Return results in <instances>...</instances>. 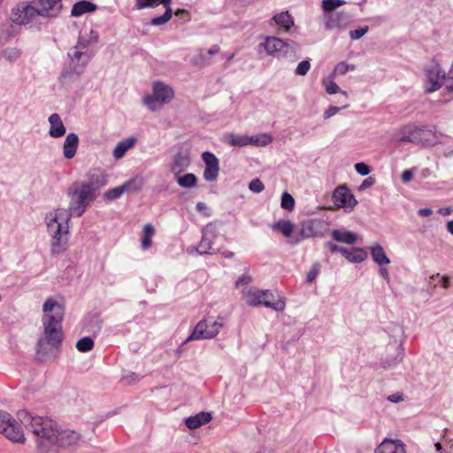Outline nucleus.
<instances>
[{
  "mask_svg": "<svg viewBox=\"0 0 453 453\" xmlns=\"http://www.w3.org/2000/svg\"><path fill=\"white\" fill-rule=\"evenodd\" d=\"M105 183L106 180L103 173L95 171L88 182H76L69 188L70 212L58 209L46 216L48 230L53 238L51 243L53 253L59 254L66 249L70 217L72 215L81 217L88 205L96 198V191Z\"/></svg>",
  "mask_w": 453,
  "mask_h": 453,
  "instance_id": "1",
  "label": "nucleus"
},
{
  "mask_svg": "<svg viewBox=\"0 0 453 453\" xmlns=\"http://www.w3.org/2000/svg\"><path fill=\"white\" fill-rule=\"evenodd\" d=\"M42 325L44 339L38 345L42 348L46 342L51 347H58L63 340L62 322L65 315V306L53 298H48L42 307Z\"/></svg>",
  "mask_w": 453,
  "mask_h": 453,
  "instance_id": "2",
  "label": "nucleus"
},
{
  "mask_svg": "<svg viewBox=\"0 0 453 453\" xmlns=\"http://www.w3.org/2000/svg\"><path fill=\"white\" fill-rule=\"evenodd\" d=\"M19 418L26 426L30 427L33 434L37 437L48 441L50 444L53 440H56L55 435L58 426L51 418L33 416L26 411L19 412Z\"/></svg>",
  "mask_w": 453,
  "mask_h": 453,
  "instance_id": "3",
  "label": "nucleus"
},
{
  "mask_svg": "<svg viewBox=\"0 0 453 453\" xmlns=\"http://www.w3.org/2000/svg\"><path fill=\"white\" fill-rule=\"evenodd\" d=\"M223 326V318L219 317L217 320H212L211 318L203 319L195 326L186 342L213 339L219 334Z\"/></svg>",
  "mask_w": 453,
  "mask_h": 453,
  "instance_id": "4",
  "label": "nucleus"
},
{
  "mask_svg": "<svg viewBox=\"0 0 453 453\" xmlns=\"http://www.w3.org/2000/svg\"><path fill=\"white\" fill-rule=\"evenodd\" d=\"M37 16H40V9L35 1L22 2L12 9L11 20L18 25H26Z\"/></svg>",
  "mask_w": 453,
  "mask_h": 453,
  "instance_id": "5",
  "label": "nucleus"
},
{
  "mask_svg": "<svg viewBox=\"0 0 453 453\" xmlns=\"http://www.w3.org/2000/svg\"><path fill=\"white\" fill-rule=\"evenodd\" d=\"M0 434L13 442L23 443L26 440L21 426L6 412H0Z\"/></svg>",
  "mask_w": 453,
  "mask_h": 453,
  "instance_id": "6",
  "label": "nucleus"
},
{
  "mask_svg": "<svg viewBox=\"0 0 453 453\" xmlns=\"http://www.w3.org/2000/svg\"><path fill=\"white\" fill-rule=\"evenodd\" d=\"M328 232V223L324 219H310L302 223L296 242L311 237H323Z\"/></svg>",
  "mask_w": 453,
  "mask_h": 453,
  "instance_id": "7",
  "label": "nucleus"
},
{
  "mask_svg": "<svg viewBox=\"0 0 453 453\" xmlns=\"http://www.w3.org/2000/svg\"><path fill=\"white\" fill-rule=\"evenodd\" d=\"M173 97V89L162 82H155L153 95L144 97V104L152 111L156 110V103H166Z\"/></svg>",
  "mask_w": 453,
  "mask_h": 453,
  "instance_id": "8",
  "label": "nucleus"
},
{
  "mask_svg": "<svg viewBox=\"0 0 453 453\" xmlns=\"http://www.w3.org/2000/svg\"><path fill=\"white\" fill-rule=\"evenodd\" d=\"M426 131L414 125H407L399 129L395 134L396 142H420Z\"/></svg>",
  "mask_w": 453,
  "mask_h": 453,
  "instance_id": "9",
  "label": "nucleus"
},
{
  "mask_svg": "<svg viewBox=\"0 0 453 453\" xmlns=\"http://www.w3.org/2000/svg\"><path fill=\"white\" fill-rule=\"evenodd\" d=\"M334 203L339 208L352 210L357 200L350 190L345 186L338 187L333 193Z\"/></svg>",
  "mask_w": 453,
  "mask_h": 453,
  "instance_id": "10",
  "label": "nucleus"
},
{
  "mask_svg": "<svg viewBox=\"0 0 453 453\" xmlns=\"http://www.w3.org/2000/svg\"><path fill=\"white\" fill-rule=\"evenodd\" d=\"M56 434V440H53L51 444L58 447H71L76 445L81 440V434L73 430L58 427Z\"/></svg>",
  "mask_w": 453,
  "mask_h": 453,
  "instance_id": "11",
  "label": "nucleus"
},
{
  "mask_svg": "<svg viewBox=\"0 0 453 453\" xmlns=\"http://www.w3.org/2000/svg\"><path fill=\"white\" fill-rule=\"evenodd\" d=\"M202 158L205 164L203 177L208 181H213L218 178L219 165V159L211 152H203Z\"/></svg>",
  "mask_w": 453,
  "mask_h": 453,
  "instance_id": "12",
  "label": "nucleus"
},
{
  "mask_svg": "<svg viewBox=\"0 0 453 453\" xmlns=\"http://www.w3.org/2000/svg\"><path fill=\"white\" fill-rule=\"evenodd\" d=\"M36 5L40 9L42 17H56L62 10V0H37Z\"/></svg>",
  "mask_w": 453,
  "mask_h": 453,
  "instance_id": "13",
  "label": "nucleus"
},
{
  "mask_svg": "<svg viewBox=\"0 0 453 453\" xmlns=\"http://www.w3.org/2000/svg\"><path fill=\"white\" fill-rule=\"evenodd\" d=\"M375 453H406L405 445L400 440L385 439L375 449Z\"/></svg>",
  "mask_w": 453,
  "mask_h": 453,
  "instance_id": "14",
  "label": "nucleus"
},
{
  "mask_svg": "<svg viewBox=\"0 0 453 453\" xmlns=\"http://www.w3.org/2000/svg\"><path fill=\"white\" fill-rule=\"evenodd\" d=\"M262 45L269 55H278L288 48V44L284 41L275 36L266 37Z\"/></svg>",
  "mask_w": 453,
  "mask_h": 453,
  "instance_id": "15",
  "label": "nucleus"
},
{
  "mask_svg": "<svg viewBox=\"0 0 453 453\" xmlns=\"http://www.w3.org/2000/svg\"><path fill=\"white\" fill-rule=\"evenodd\" d=\"M50 125V135L53 138L62 137L65 134V127L60 116L58 113H53L49 118Z\"/></svg>",
  "mask_w": 453,
  "mask_h": 453,
  "instance_id": "16",
  "label": "nucleus"
},
{
  "mask_svg": "<svg viewBox=\"0 0 453 453\" xmlns=\"http://www.w3.org/2000/svg\"><path fill=\"white\" fill-rule=\"evenodd\" d=\"M272 20L284 32H288L294 26V19L288 11L275 14Z\"/></svg>",
  "mask_w": 453,
  "mask_h": 453,
  "instance_id": "17",
  "label": "nucleus"
},
{
  "mask_svg": "<svg viewBox=\"0 0 453 453\" xmlns=\"http://www.w3.org/2000/svg\"><path fill=\"white\" fill-rule=\"evenodd\" d=\"M214 230L215 229L212 225H208L205 227L203 238L197 248V250L200 253H211L214 251V249L212 248L211 243V238L213 236Z\"/></svg>",
  "mask_w": 453,
  "mask_h": 453,
  "instance_id": "18",
  "label": "nucleus"
},
{
  "mask_svg": "<svg viewBox=\"0 0 453 453\" xmlns=\"http://www.w3.org/2000/svg\"><path fill=\"white\" fill-rule=\"evenodd\" d=\"M265 295L262 296L261 305L272 308L275 311H282L285 308V302L282 299L275 300L274 296L269 290H261Z\"/></svg>",
  "mask_w": 453,
  "mask_h": 453,
  "instance_id": "19",
  "label": "nucleus"
},
{
  "mask_svg": "<svg viewBox=\"0 0 453 453\" xmlns=\"http://www.w3.org/2000/svg\"><path fill=\"white\" fill-rule=\"evenodd\" d=\"M78 144L79 138L75 134L71 133L65 137L63 149L66 158L71 159L75 156Z\"/></svg>",
  "mask_w": 453,
  "mask_h": 453,
  "instance_id": "20",
  "label": "nucleus"
},
{
  "mask_svg": "<svg viewBox=\"0 0 453 453\" xmlns=\"http://www.w3.org/2000/svg\"><path fill=\"white\" fill-rule=\"evenodd\" d=\"M341 254L344 256L349 262L353 263L362 262L367 257L366 251L361 248H354L351 250L344 248L343 250H341Z\"/></svg>",
  "mask_w": 453,
  "mask_h": 453,
  "instance_id": "21",
  "label": "nucleus"
},
{
  "mask_svg": "<svg viewBox=\"0 0 453 453\" xmlns=\"http://www.w3.org/2000/svg\"><path fill=\"white\" fill-rule=\"evenodd\" d=\"M211 415L208 412H200L196 416L189 417L186 419V426L190 429H196L202 425L210 422Z\"/></svg>",
  "mask_w": 453,
  "mask_h": 453,
  "instance_id": "22",
  "label": "nucleus"
},
{
  "mask_svg": "<svg viewBox=\"0 0 453 453\" xmlns=\"http://www.w3.org/2000/svg\"><path fill=\"white\" fill-rule=\"evenodd\" d=\"M263 293L260 289L250 288L243 292V298L247 304L250 306L261 305Z\"/></svg>",
  "mask_w": 453,
  "mask_h": 453,
  "instance_id": "23",
  "label": "nucleus"
},
{
  "mask_svg": "<svg viewBox=\"0 0 453 453\" xmlns=\"http://www.w3.org/2000/svg\"><path fill=\"white\" fill-rule=\"evenodd\" d=\"M136 142L135 138L130 137L119 142L113 150V156L116 159H120L124 157L127 151L132 149Z\"/></svg>",
  "mask_w": 453,
  "mask_h": 453,
  "instance_id": "24",
  "label": "nucleus"
},
{
  "mask_svg": "<svg viewBox=\"0 0 453 453\" xmlns=\"http://www.w3.org/2000/svg\"><path fill=\"white\" fill-rule=\"evenodd\" d=\"M156 234V229L151 224H146L143 226L141 237L142 250H148L152 245V238Z\"/></svg>",
  "mask_w": 453,
  "mask_h": 453,
  "instance_id": "25",
  "label": "nucleus"
},
{
  "mask_svg": "<svg viewBox=\"0 0 453 453\" xmlns=\"http://www.w3.org/2000/svg\"><path fill=\"white\" fill-rule=\"evenodd\" d=\"M371 255L373 261L380 266H383L390 263V260L387 257L383 248L379 244H376L371 248Z\"/></svg>",
  "mask_w": 453,
  "mask_h": 453,
  "instance_id": "26",
  "label": "nucleus"
},
{
  "mask_svg": "<svg viewBox=\"0 0 453 453\" xmlns=\"http://www.w3.org/2000/svg\"><path fill=\"white\" fill-rule=\"evenodd\" d=\"M333 238L339 242L353 244L356 242L357 236L349 231L334 230L332 232Z\"/></svg>",
  "mask_w": 453,
  "mask_h": 453,
  "instance_id": "27",
  "label": "nucleus"
},
{
  "mask_svg": "<svg viewBox=\"0 0 453 453\" xmlns=\"http://www.w3.org/2000/svg\"><path fill=\"white\" fill-rule=\"evenodd\" d=\"M294 225L289 220H279L272 225V229L281 233L285 237H290L294 231Z\"/></svg>",
  "mask_w": 453,
  "mask_h": 453,
  "instance_id": "28",
  "label": "nucleus"
},
{
  "mask_svg": "<svg viewBox=\"0 0 453 453\" xmlns=\"http://www.w3.org/2000/svg\"><path fill=\"white\" fill-rule=\"evenodd\" d=\"M96 10V5L90 2L82 1L76 3L72 9L73 16H81L87 12H91Z\"/></svg>",
  "mask_w": 453,
  "mask_h": 453,
  "instance_id": "29",
  "label": "nucleus"
},
{
  "mask_svg": "<svg viewBox=\"0 0 453 453\" xmlns=\"http://www.w3.org/2000/svg\"><path fill=\"white\" fill-rule=\"evenodd\" d=\"M225 142L231 146L244 147L249 145V136L228 134L225 136Z\"/></svg>",
  "mask_w": 453,
  "mask_h": 453,
  "instance_id": "30",
  "label": "nucleus"
},
{
  "mask_svg": "<svg viewBox=\"0 0 453 453\" xmlns=\"http://www.w3.org/2000/svg\"><path fill=\"white\" fill-rule=\"evenodd\" d=\"M172 4V0H135V6L138 10L145 8H155L160 4L167 6Z\"/></svg>",
  "mask_w": 453,
  "mask_h": 453,
  "instance_id": "31",
  "label": "nucleus"
},
{
  "mask_svg": "<svg viewBox=\"0 0 453 453\" xmlns=\"http://www.w3.org/2000/svg\"><path fill=\"white\" fill-rule=\"evenodd\" d=\"M441 76L440 73H434L430 71L428 73V85L426 87L427 92H434L441 88Z\"/></svg>",
  "mask_w": 453,
  "mask_h": 453,
  "instance_id": "32",
  "label": "nucleus"
},
{
  "mask_svg": "<svg viewBox=\"0 0 453 453\" xmlns=\"http://www.w3.org/2000/svg\"><path fill=\"white\" fill-rule=\"evenodd\" d=\"M273 142V137L268 134H259L249 136V145L266 146Z\"/></svg>",
  "mask_w": 453,
  "mask_h": 453,
  "instance_id": "33",
  "label": "nucleus"
},
{
  "mask_svg": "<svg viewBox=\"0 0 453 453\" xmlns=\"http://www.w3.org/2000/svg\"><path fill=\"white\" fill-rule=\"evenodd\" d=\"M334 78L332 75H329L326 79L323 80V86L325 87L326 92L328 94H336L338 92L342 93L346 97L348 96L347 92L342 91L339 86L334 82Z\"/></svg>",
  "mask_w": 453,
  "mask_h": 453,
  "instance_id": "34",
  "label": "nucleus"
},
{
  "mask_svg": "<svg viewBox=\"0 0 453 453\" xmlns=\"http://www.w3.org/2000/svg\"><path fill=\"white\" fill-rule=\"evenodd\" d=\"M345 4L342 0H323L322 9L326 15L333 13L334 10Z\"/></svg>",
  "mask_w": 453,
  "mask_h": 453,
  "instance_id": "35",
  "label": "nucleus"
},
{
  "mask_svg": "<svg viewBox=\"0 0 453 453\" xmlns=\"http://www.w3.org/2000/svg\"><path fill=\"white\" fill-rule=\"evenodd\" d=\"M165 12L162 16H158V17L152 19L151 24L153 26L164 25L171 19V18L173 16V11L171 8V4L165 6Z\"/></svg>",
  "mask_w": 453,
  "mask_h": 453,
  "instance_id": "36",
  "label": "nucleus"
},
{
  "mask_svg": "<svg viewBox=\"0 0 453 453\" xmlns=\"http://www.w3.org/2000/svg\"><path fill=\"white\" fill-rule=\"evenodd\" d=\"M326 19V27L328 29H333L334 27H340L342 22V18L340 13H331L325 16Z\"/></svg>",
  "mask_w": 453,
  "mask_h": 453,
  "instance_id": "37",
  "label": "nucleus"
},
{
  "mask_svg": "<svg viewBox=\"0 0 453 453\" xmlns=\"http://www.w3.org/2000/svg\"><path fill=\"white\" fill-rule=\"evenodd\" d=\"M355 70L354 65H349L345 62H340L335 66L332 73V76L336 77L337 75H344L349 71Z\"/></svg>",
  "mask_w": 453,
  "mask_h": 453,
  "instance_id": "38",
  "label": "nucleus"
},
{
  "mask_svg": "<svg viewBox=\"0 0 453 453\" xmlns=\"http://www.w3.org/2000/svg\"><path fill=\"white\" fill-rule=\"evenodd\" d=\"M76 348L80 352H88L94 348V341L90 337H83L77 342Z\"/></svg>",
  "mask_w": 453,
  "mask_h": 453,
  "instance_id": "39",
  "label": "nucleus"
},
{
  "mask_svg": "<svg viewBox=\"0 0 453 453\" xmlns=\"http://www.w3.org/2000/svg\"><path fill=\"white\" fill-rule=\"evenodd\" d=\"M188 164L189 159L188 157L183 156L181 154H178L175 156L173 170L181 172L184 168H186L188 165Z\"/></svg>",
  "mask_w": 453,
  "mask_h": 453,
  "instance_id": "40",
  "label": "nucleus"
},
{
  "mask_svg": "<svg viewBox=\"0 0 453 453\" xmlns=\"http://www.w3.org/2000/svg\"><path fill=\"white\" fill-rule=\"evenodd\" d=\"M280 205L283 209L292 211L295 208V199L289 193L284 192L281 196Z\"/></svg>",
  "mask_w": 453,
  "mask_h": 453,
  "instance_id": "41",
  "label": "nucleus"
},
{
  "mask_svg": "<svg viewBox=\"0 0 453 453\" xmlns=\"http://www.w3.org/2000/svg\"><path fill=\"white\" fill-rule=\"evenodd\" d=\"M127 187H128V184L126 183L120 187L111 188V189L108 190L104 196L109 200L117 199L124 193V191L127 188Z\"/></svg>",
  "mask_w": 453,
  "mask_h": 453,
  "instance_id": "42",
  "label": "nucleus"
},
{
  "mask_svg": "<svg viewBox=\"0 0 453 453\" xmlns=\"http://www.w3.org/2000/svg\"><path fill=\"white\" fill-rule=\"evenodd\" d=\"M178 183L181 187L190 188L196 185V177L193 173H187L178 179Z\"/></svg>",
  "mask_w": 453,
  "mask_h": 453,
  "instance_id": "43",
  "label": "nucleus"
},
{
  "mask_svg": "<svg viewBox=\"0 0 453 453\" xmlns=\"http://www.w3.org/2000/svg\"><path fill=\"white\" fill-rule=\"evenodd\" d=\"M444 86L449 90H453V70L449 71V75L441 76V87Z\"/></svg>",
  "mask_w": 453,
  "mask_h": 453,
  "instance_id": "44",
  "label": "nucleus"
},
{
  "mask_svg": "<svg viewBox=\"0 0 453 453\" xmlns=\"http://www.w3.org/2000/svg\"><path fill=\"white\" fill-rule=\"evenodd\" d=\"M319 271L320 265L319 263H315L307 273V281L310 283L312 282L319 273Z\"/></svg>",
  "mask_w": 453,
  "mask_h": 453,
  "instance_id": "45",
  "label": "nucleus"
},
{
  "mask_svg": "<svg viewBox=\"0 0 453 453\" xmlns=\"http://www.w3.org/2000/svg\"><path fill=\"white\" fill-rule=\"evenodd\" d=\"M311 68V64L307 60L300 62L296 69L297 75H305Z\"/></svg>",
  "mask_w": 453,
  "mask_h": 453,
  "instance_id": "46",
  "label": "nucleus"
},
{
  "mask_svg": "<svg viewBox=\"0 0 453 453\" xmlns=\"http://www.w3.org/2000/svg\"><path fill=\"white\" fill-rule=\"evenodd\" d=\"M250 189L253 192L259 193L264 190L265 186L259 179H254L250 183Z\"/></svg>",
  "mask_w": 453,
  "mask_h": 453,
  "instance_id": "47",
  "label": "nucleus"
},
{
  "mask_svg": "<svg viewBox=\"0 0 453 453\" xmlns=\"http://www.w3.org/2000/svg\"><path fill=\"white\" fill-rule=\"evenodd\" d=\"M4 55V58H7L8 60L15 61L19 58L20 52H19V50H18L16 49H7V50H5Z\"/></svg>",
  "mask_w": 453,
  "mask_h": 453,
  "instance_id": "48",
  "label": "nucleus"
},
{
  "mask_svg": "<svg viewBox=\"0 0 453 453\" xmlns=\"http://www.w3.org/2000/svg\"><path fill=\"white\" fill-rule=\"evenodd\" d=\"M368 31V27H360L358 29L351 30L349 32L350 38L353 40H357L365 35Z\"/></svg>",
  "mask_w": 453,
  "mask_h": 453,
  "instance_id": "49",
  "label": "nucleus"
},
{
  "mask_svg": "<svg viewBox=\"0 0 453 453\" xmlns=\"http://www.w3.org/2000/svg\"><path fill=\"white\" fill-rule=\"evenodd\" d=\"M355 169L362 175H367L371 172V168L365 163H357L355 165Z\"/></svg>",
  "mask_w": 453,
  "mask_h": 453,
  "instance_id": "50",
  "label": "nucleus"
},
{
  "mask_svg": "<svg viewBox=\"0 0 453 453\" xmlns=\"http://www.w3.org/2000/svg\"><path fill=\"white\" fill-rule=\"evenodd\" d=\"M251 281V277L246 274L242 275L238 278L235 282V287L240 288L242 285H247Z\"/></svg>",
  "mask_w": 453,
  "mask_h": 453,
  "instance_id": "51",
  "label": "nucleus"
},
{
  "mask_svg": "<svg viewBox=\"0 0 453 453\" xmlns=\"http://www.w3.org/2000/svg\"><path fill=\"white\" fill-rule=\"evenodd\" d=\"M413 178V172L411 170H405L402 173V180L404 183L409 182Z\"/></svg>",
  "mask_w": 453,
  "mask_h": 453,
  "instance_id": "52",
  "label": "nucleus"
},
{
  "mask_svg": "<svg viewBox=\"0 0 453 453\" xmlns=\"http://www.w3.org/2000/svg\"><path fill=\"white\" fill-rule=\"evenodd\" d=\"M340 111V108L337 106H332L330 107L324 114L325 119H329L330 117L334 116Z\"/></svg>",
  "mask_w": 453,
  "mask_h": 453,
  "instance_id": "53",
  "label": "nucleus"
},
{
  "mask_svg": "<svg viewBox=\"0 0 453 453\" xmlns=\"http://www.w3.org/2000/svg\"><path fill=\"white\" fill-rule=\"evenodd\" d=\"M388 399L390 401V402H393V403H398L400 401H403V394H400V393H396V394H393L391 395H389L388 397Z\"/></svg>",
  "mask_w": 453,
  "mask_h": 453,
  "instance_id": "54",
  "label": "nucleus"
},
{
  "mask_svg": "<svg viewBox=\"0 0 453 453\" xmlns=\"http://www.w3.org/2000/svg\"><path fill=\"white\" fill-rule=\"evenodd\" d=\"M373 183H374V179H373V178H372V177H369V178L365 179V180L363 181V183H362V184H361V186H360V188H361V189L367 188H369V187L372 186V185H373Z\"/></svg>",
  "mask_w": 453,
  "mask_h": 453,
  "instance_id": "55",
  "label": "nucleus"
},
{
  "mask_svg": "<svg viewBox=\"0 0 453 453\" xmlns=\"http://www.w3.org/2000/svg\"><path fill=\"white\" fill-rule=\"evenodd\" d=\"M69 55L72 57V58L80 60L83 53L81 52L77 48H75L72 50V52L69 53Z\"/></svg>",
  "mask_w": 453,
  "mask_h": 453,
  "instance_id": "56",
  "label": "nucleus"
},
{
  "mask_svg": "<svg viewBox=\"0 0 453 453\" xmlns=\"http://www.w3.org/2000/svg\"><path fill=\"white\" fill-rule=\"evenodd\" d=\"M196 210L200 212L206 213V211H208V207L204 203L198 202L196 203Z\"/></svg>",
  "mask_w": 453,
  "mask_h": 453,
  "instance_id": "57",
  "label": "nucleus"
},
{
  "mask_svg": "<svg viewBox=\"0 0 453 453\" xmlns=\"http://www.w3.org/2000/svg\"><path fill=\"white\" fill-rule=\"evenodd\" d=\"M453 210L449 207L441 208L438 211V213H440L442 216H449L452 213Z\"/></svg>",
  "mask_w": 453,
  "mask_h": 453,
  "instance_id": "58",
  "label": "nucleus"
},
{
  "mask_svg": "<svg viewBox=\"0 0 453 453\" xmlns=\"http://www.w3.org/2000/svg\"><path fill=\"white\" fill-rule=\"evenodd\" d=\"M432 214V211L427 208L420 209L418 211V215L421 217H428Z\"/></svg>",
  "mask_w": 453,
  "mask_h": 453,
  "instance_id": "59",
  "label": "nucleus"
},
{
  "mask_svg": "<svg viewBox=\"0 0 453 453\" xmlns=\"http://www.w3.org/2000/svg\"><path fill=\"white\" fill-rule=\"evenodd\" d=\"M329 249L332 252H339L341 253V250H343V247H340V246H337L335 244H333V243H330L329 244Z\"/></svg>",
  "mask_w": 453,
  "mask_h": 453,
  "instance_id": "60",
  "label": "nucleus"
},
{
  "mask_svg": "<svg viewBox=\"0 0 453 453\" xmlns=\"http://www.w3.org/2000/svg\"><path fill=\"white\" fill-rule=\"evenodd\" d=\"M380 274L387 280H388L389 279V274H388V269L380 266Z\"/></svg>",
  "mask_w": 453,
  "mask_h": 453,
  "instance_id": "61",
  "label": "nucleus"
},
{
  "mask_svg": "<svg viewBox=\"0 0 453 453\" xmlns=\"http://www.w3.org/2000/svg\"><path fill=\"white\" fill-rule=\"evenodd\" d=\"M441 287L443 288H448L449 287V278L447 276H443L441 278Z\"/></svg>",
  "mask_w": 453,
  "mask_h": 453,
  "instance_id": "62",
  "label": "nucleus"
},
{
  "mask_svg": "<svg viewBox=\"0 0 453 453\" xmlns=\"http://www.w3.org/2000/svg\"><path fill=\"white\" fill-rule=\"evenodd\" d=\"M219 51V47L215 45L212 48H211L210 50H208L207 53L209 55H213V54H217Z\"/></svg>",
  "mask_w": 453,
  "mask_h": 453,
  "instance_id": "63",
  "label": "nucleus"
},
{
  "mask_svg": "<svg viewBox=\"0 0 453 453\" xmlns=\"http://www.w3.org/2000/svg\"><path fill=\"white\" fill-rule=\"evenodd\" d=\"M447 230L453 234V220L447 223Z\"/></svg>",
  "mask_w": 453,
  "mask_h": 453,
  "instance_id": "64",
  "label": "nucleus"
}]
</instances>
